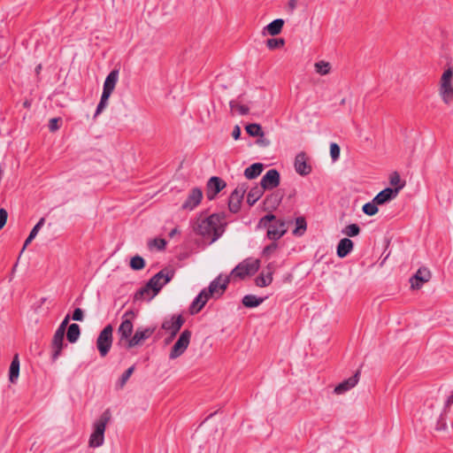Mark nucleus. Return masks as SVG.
<instances>
[{
    "instance_id": "4c0bfd02",
    "label": "nucleus",
    "mask_w": 453,
    "mask_h": 453,
    "mask_svg": "<svg viewBox=\"0 0 453 453\" xmlns=\"http://www.w3.org/2000/svg\"><path fill=\"white\" fill-rule=\"evenodd\" d=\"M110 96H111V95H109V94H106L104 92L102 93L100 102H99V104L96 107V112H95V116H94L95 118L96 116H98L108 105V100H109Z\"/></svg>"
},
{
    "instance_id": "58836bf2",
    "label": "nucleus",
    "mask_w": 453,
    "mask_h": 453,
    "mask_svg": "<svg viewBox=\"0 0 453 453\" xmlns=\"http://www.w3.org/2000/svg\"><path fill=\"white\" fill-rule=\"evenodd\" d=\"M145 266L144 259L140 256H134L131 258L130 267L133 270H142Z\"/></svg>"
},
{
    "instance_id": "bb28decb",
    "label": "nucleus",
    "mask_w": 453,
    "mask_h": 453,
    "mask_svg": "<svg viewBox=\"0 0 453 453\" xmlns=\"http://www.w3.org/2000/svg\"><path fill=\"white\" fill-rule=\"evenodd\" d=\"M19 374V360L18 355H16L10 365L9 370V380L12 383H15L18 380Z\"/></svg>"
},
{
    "instance_id": "49530a36",
    "label": "nucleus",
    "mask_w": 453,
    "mask_h": 453,
    "mask_svg": "<svg viewBox=\"0 0 453 453\" xmlns=\"http://www.w3.org/2000/svg\"><path fill=\"white\" fill-rule=\"evenodd\" d=\"M83 318V311L81 308H76L73 313V319L76 321H82Z\"/></svg>"
},
{
    "instance_id": "9b49d317",
    "label": "nucleus",
    "mask_w": 453,
    "mask_h": 453,
    "mask_svg": "<svg viewBox=\"0 0 453 453\" xmlns=\"http://www.w3.org/2000/svg\"><path fill=\"white\" fill-rule=\"evenodd\" d=\"M184 322L185 320L181 315H173L163 321L162 329L170 333V337L166 340L167 342H170L177 334Z\"/></svg>"
},
{
    "instance_id": "412c9836",
    "label": "nucleus",
    "mask_w": 453,
    "mask_h": 453,
    "mask_svg": "<svg viewBox=\"0 0 453 453\" xmlns=\"http://www.w3.org/2000/svg\"><path fill=\"white\" fill-rule=\"evenodd\" d=\"M358 380L359 372L357 371L353 376L338 384L334 388V393L336 395H342L349 389L353 388L357 384Z\"/></svg>"
},
{
    "instance_id": "7c9ffc66",
    "label": "nucleus",
    "mask_w": 453,
    "mask_h": 453,
    "mask_svg": "<svg viewBox=\"0 0 453 453\" xmlns=\"http://www.w3.org/2000/svg\"><path fill=\"white\" fill-rule=\"evenodd\" d=\"M81 335V328L78 324H71L67 329L66 337L71 343L78 341Z\"/></svg>"
},
{
    "instance_id": "f8f14e48",
    "label": "nucleus",
    "mask_w": 453,
    "mask_h": 453,
    "mask_svg": "<svg viewBox=\"0 0 453 453\" xmlns=\"http://www.w3.org/2000/svg\"><path fill=\"white\" fill-rule=\"evenodd\" d=\"M155 327H138L134 335L129 339L127 349H132L140 346L144 341L149 339L155 332Z\"/></svg>"
},
{
    "instance_id": "09e8293b",
    "label": "nucleus",
    "mask_w": 453,
    "mask_h": 453,
    "mask_svg": "<svg viewBox=\"0 0 453 453\" xmlns=\"http://www.w3.org/2000/svg\"><path fill=\"white\" fill-rule=\"evenodd\" d=\"M58 119H56V118H53V119H50V123H49V129L51 131V132H55L57 131L58 128H59V126H58Z\"/></svg>"
},
{
    "instance_id": "cd10ccee",
    "label": "nucleus",
    "mask_w": 453,
    "mask_h": 453,
    "mask_svg": "<svg viewBox=\"0 0 453 453\" xmlns=\"http://www.w3.org/2000/svg\"><path fill=\"white\" fill-rule=\"evenodd\" d=\"M264 188L261 186H257L252 188L247 196V203L252 206L255 204V203L263 196L264 194Z\"/></svg>"
},
{
    "instance_id": "a878e982",
    "label": "nucleus",
    "mask_w": 453,
    "mask_h": 453,
    "mask_svg": "<svg viewBox=\"0 0 453 453\" xmlns=\"http://www.w3.org/2000/svg\"><path fill=\"white\" fill-rule=\"evenodd\" d=\"M264 170V165L262 163H254L250 166L247 167L244 171V176L248 180L257 178L261 174Z\"/></svg>"
},
{
    "instance_id": "5701e85b",
    "label": "nucleus",
    "mask_w": 453,
    "mask_h": 453,
    "mask_svg": "<svg viewBox=\"0 0 453 453\" xmlns=\"http://www.w3.org/2000/svg\"><path fill=\"white\" fill-rule=\"evenodd\" d=\"M273 265H268L266 267V273L262 272L255 280L256 285L260 288L269 286L273 281Z\"/></svg>"
},
{
    "instance_id": "13d9d810",
    "label": "nucleus",
    "mask_w": 453,
    "mask_h": 453,
    "mask_svg": "<svg viewBox=\"0 0 453 453\" xmlns=\"http://www.w3.org/2000/svg\"><path fill=\"white\" fill-rule=\"evenodd\" d=\"M289 5L292 9H294L296 7V0H290Z\"/></svg>"
},
{
    "instance_id": "4d7b16f0",
    "label": "nucleus",
    "mask_w": 453,
    "mask_h": 453,
    "mask_svg": "<svg viewBox=\"0 0 453 453\" xmlns=\"http://www.w3.org/2000/svg\"><path fill=\"white\" fill-rule=\"evenodd\" d=\"M179 233V230L178 228H173L170 233H169V236L170 237H173L175 234H177Z\"/></svg>"
},
{
    "instance_id": "79ce46f5",
    "label": "nucleus",
    "mask_w": 453,
    "mask_h": 453,
    "mask_svg": "<svg viewBox=\"0 0 453 453\" xmlns=\"http://www.w3.org/2000/svg\"><path fill=\"white\" fill-rule=\"evenodd\" d=\"M134 371V366L129 367L120 377L118 382V386L121 388L125 386L127 381L129 380L130 376L133 374Z\"/></svg>"
},
{
    "instance_id": "ddd939ff",
    "label": "nucleus",
    "mask_w": 453,
    "mask_h": 453,
    "mask_svg": "<svg viewBox=\"0 0 453 453\" xmlns=\"http://www.w3.org/2000/svg\"><path fill=\"white\" fill-rule=\"evenodd\" d=\"M248 186L246 183H242L237 186V188L231 193L228 201L229 211L236 213L241 208V203L244 194L246 193Z\"/></svg>"
},
{
    "instance_id": "37998d69",
    "label": "nucleus",
    "mask_w": 453,
    "mask_h": 453,
    "mask_svg": "<svg viewBox=\"0 0 453 453\" xmlns=\"http://www.w3.org/2000/svg\"><path fill=\"white\" fill-rule=\"evenodd\" d=\"M296 227L293 231L294 234H302L305 229H306V222L303 218H297L296 219Z\"/></svg>"
},
{
    "instance_id": "20e7f679",
    "label": "nucleus",
    "mask_w": 453,
    "mask_h": 453,
    "mask_svg": "<svg viewBox=\"0 0 453 453\" xmlns=\"http://www.w3.org/2000/svg\"><path fill=\"white\" fill-rule=\"evenodd\" d=\"M110 418V412L105 411L99 418L93 423V431L88 440L90 448H99L104 443V433Z\"/></svg>"
},
{
    "instance_id": "c03bdc74",
    "label": "nucleus",
    "mask_w": 453,
    "mask_h": 453,
    "mask_svg": "<svg viewBox=\"0 0 453 453\" xmlns=\"http://www.w3.org/2000/svg\"><path fill=\"white\" fill-rule=\"evenodd\" d=\"M341 149L339 145L335 142H332L330 144V156L333 161H336L340 157Z\"/></svg>"
},
{
    "instance_id": "f704fd0d",
    "label": "nucleus",
    "mask_w": 453,
    "mask_h": 453,
    "mask_svg": "<svg viewBox=\"0 0 453 453\" xmlns=\"http://www.w3.org/2000/svg\"><path fill=\"white\" fill-rule=\"evenodd\" d=\"M360 227L357 224H350L346 226L342 230V234L349 237H354L359 234Z\"/></svg>"
},
{
    "instance_id": "ea45409f",
    "label": "nucleus",
    "mask_w": 453,
    "mask_h": 453,
    "mask_svg": "<svg viewBox=\"0 0 453 453\" xmlns=\"http://www.w3.org/2000/svg\"><path fill=\"white\" fill-rule=\"evenodd\" d=\"M149 248H156L158 250H162L165 248L166 242L165 239L155 238L148 242Z\"/></svg>"
},
{
    "instance_id": "6e6552de",
    "label": "nucleus",
    "mask_w": 453,
    "mask_h": 453,
    "mask_svg": "<svg viewBox=\"0 0 453 453\" xmlns=\"http://www.w3.org/2000/svg\"><path fill=\"white\" fill-rule=\"evenodd\" d=\"M112 333V326L107 325L106 326L104 327V329L100 332L99 335L97 336L96 348L102 357H105L111 348L113 340Z\"/></svg>"
},
{
    "instance_id": "473e14b6",
    "label": "nucleus",
    "mask_w": 453,
    "mask_h": 453,
    "mask_svg": "<svg viewBox=\"0 0 453 453\" xmlns=\"http://www.w3.org/2000/svg\"><path fill=\"white\" fill-rule=\"evenodd\" d=\"M315 71L320 75H326L331 71V65L329 62L321 60L314 65Z\"/></svg>"
},
{
    "instance_id": "423d86ee",
    "label": "nucleus",
    "mask_w": 453,
    "mask_h": 453,
    "mask_svg": "<svg viewBox=\"0 0 453 453\" xmlns=\"http://www.w3.org/2000/svg\"><path fill=\"white\" fill-rule=\"evenodd\" d=\"M439 96L446 105L453 102V68L446 69L439 82Z\"/></svg>"
},
{
    "instance_id": "864d4df0",
    "label": "nucleus",
    "mask_w": 453,
    "mask_h": 453,
    "mask_svg": "<svg viewBox=\"0 0 453 453\" xmlns=\"http://www.w3.org/2000/svg\"><path fill=\"white\" fill-rule=\"evenodd\" d=\"M240 135H241V128L239 126H235L232 132V136L234 140H238L240 138Z\"/></svg>"
},
{
    "instance_id": "9d476101",
    "label": "nucleus",
    "mask_w": 453,
    "mask_h": 453,
    "mask_svg": "<svg viewBox=\"0 0 453 453\" xmlns=\"http://www.w3.org/2000/svg\"><path fill=\"white\" fill-rule=\"evenodd\" d=\"M230 277L226 276L222 278L221 275L218 276L214 279L209 285L207 289V295L210 297H219L223 295L225 290L227 288V285L230 281Z\"/></svg>"
},
{
    "instance_id": "dca6fc26",
    "label": "nucleus",
    "mask_w": 453,
    "mask_h": 453,
    "mask_svg": "<svg viewBox=\"0 0 453 453\" xmlns=\"http://www.w3.org/2000/svg\"><path fill=\"white\" fill-rule=\"evenodd\" d=\"M279 184L280 173L276 169L267 171L260 181V186L263 187L265 190L273 189L278 187Z\"/></svg>"
},
{
    "instance_id": "f03ea898",
    "label": "nucleus",
    "mask_w": 453,
    "mask_h": 453,
    "mask_svg": "<svg viewBox=\"0 0 453 453\" xmlns=\"http://www.w3.org/2000/svg\"><path fill=\"white\" fill-rule=\"evenodd\" d=\"M174 272L172 269L165 268L155 274L135 295L136 298L149 296L154 297L160 289L167 284L173 277Z\"/></svg>"
},
{
    "instance_id": "393cba45",
    "label": "nucleus",
    "mask_w": 453,
    "mask_h": 453,
    "mask_svg": "<svg viewBox=\"0 0 453 453\" xmlns=\"http://www.w3.org/2000/svg\"><path fill=\"white\" fill-rule=\"evenodd\" d=\"M354 243L349 238H343L342 239L338 245H337V256L341 258L345 257L348 256L353 250Z\"/></svg>"
},
{
    "instance_id": "f3484780",
    "label": "nucleus",
    "mask_w": 453,
    "mask_h": 453,
    "mask_svg": "<svg viewBox=\"0 0 453 453\" xmlns=\"http://www.w3.org/2000/svg\"><path fill=\"white\" fill-rule=\"evenodd\" d=\"M203 192L199 188H194L189 192L186 201L182 203L183 210L193 211L202 201Z\"/></svg>"
},
{
    "instance_id": "6e6d98bb",
    "label": "nucleus",
    "mask_w": 453,
    "mask_h": 453,
    "mask_svg": "<svg viewBox=\"0 0 453 453\" xmlns=\"http://www.w3.org/2000/svg\"><path fill=\"white\" fill-rule=\"evenodd\" d=\"M453 403V392L451 395L447 398L445 403V407L448 408Z\"/></svg>"
},
{
    "instance_id": "603ef678",
    "label": "nucleus",
    "mask_w": 453,
    "mask_h": 453,
    "mask_svg": "<svg viewBox=\"0 0 453 453\" xmlns=\"http://www.w3.org/2000/svg\"><path fill=\"white\" fill-rule=\"evenodd\" d=\"M277 248V244L276 243H272L268 246H266L264 250H263V254L264 255H269L271 254L272 252H273Z\"/></svg>"
},
{
    "instance_id": "aec40b11",
    "label": "nucleus",
    "mask_w": 453,
    "mask_h": 453,
    "mask_svg": "<svg viewBox=\"0 0 453 453\" xmlns=\"http://www.w3.org/2000/svg\"><path fill=\"white\" fill-rule=\"evenodd\" d=\"M403 187V185H400L399 187H397L395 188H387L381 190L380 193H378L374 196L373 202L377 203L379 205H381V204H384V203L391 201L397 196L399 190Z\"/></svg>"
},
{
    "instance_id": "2eb2a0df",
    "label": "nucleus",
    "mask_w": 453,
    "mask_h": 453,
    "mask_svg": "<svg viewBox=\"0 0 453 453\" xmlns=\"http://www.w3.org/2000/svg\"><path fill=\"white\" fill-rule=\"evenodd\" d=\"M226 186V182L219 177H211L207 182V198L209 200H213L217 194L219 193Z\"/></svg>"
},
{
    "instance_id": "7ed1b4c3",
    "label": "nucleus",
    "mask_w": 453,
    "mask_h": 453,
    "mask_svg": "<svg viewBox=\"0 0 453 453\" xmlns=\"http://www.w3.org/2000/svg\"><path fill=\"white\" fill-rule=\"evenodd\" d=\"M259 227L267 228V237L270 240H279L287 232L286 222L282 219H277L273 214H267L258 222Z\"/></svg>"
},
{
    "instance_id": "3c124183",
    "label": "nucleus",
    "mask_w": 453,
    "mask_h": 453,
    "mask_svg": "<svg viewBox=\"0 0 453 453\" xmlns=\"http://www.w3.org/2000/svg\"><path fill=\"white\" fill-rule=\"evenodd\" d=\"M257 137H258V139L257 141V143L259 146L267 147L270 144V141L267 138H265L264 135L263 136H257Z\"/></svg>"
},
{
    "instance_id": "b1692460",
    "label": "nucleus",
    "mask_w": 453,
    "mask_h": 453,
    "mask_svg": "<svg viewBox=\"0 0 453 453\" xmlns=\"http://www.w3.org/2000/svg\"><path fill=\"white\" fill-rule=\"evenodd\" d=\"M119 80V70L114 69L107 75L103 88V92L111 95Z\"/></svg>"
},
{
    "instance_id": "de8ad7c7",
    "label": "nucleus",
    "mask_w": 453,
    "mask_h": 453,
    "mask_svg": "<svg viewBox=\"0 0 453 453\" xmlns=\"http://www.w3.org/2000/svg\"><path fill=\"white\" fill-rule=\"evenodd\" d=\"M69 319H70L69 315H66L56 331H60L61 333L65 334V330H66V326L69 323Z\"/></svg>"
},
{
    "instance_id": "c9c22d12",
    "label": "nucleus",
    "mask_w": 453,
    "mask_h": 453,
    "mask_svg": "<svg viewBox=\"0 0 453 453\" xmlns=\"http://www.w3.org/2000/svg\"><path fill=\"white\" fill-rule=\"evenodd\" d=\"M379 204L373 200L372 202L366 203L363 205L362 211L367 216H373L378 212V206Z\"/></svg>"
},
{
    "instance_id": "39448f33",
    "label": "nucleus",
    "mask_w": 453,
    "mask_h": 453,
    "mask_svg": "<svg viewBox=\"0 0 453 453\" xmlns=\"http://www.w3.org/2000/svg\"><path fill=\"white\" fill-rule=\"evenodd\" d=\"M136 319V313L133 310L127 311L121 317V323L117 330L119 336L118 344L127 346L134 331V321Z\"/></svg>"
},
{
    "instance_id": "4468645a",
    "label": "nucleus",
    "mask_w": 453,
    "mask_h": 453,
    "mask_svg": "<svg viewBox=\"0 0 453 453\" xmlns=\"http://www.w3.org/2000/svg\"><path fill=\"white\" fill-rule=\"evenodd\" d=\"M431 279V272L426 267H420L410 279L411 287L413 289H419L424 283Z\"/></svg>"
},
{
    "instance_id": "bf43d9fd",
    "label": "nucleus",
    "mask_w": 453,
    "mask_h": 453,
    "mask_svg": "<svg viewBox=\"0 0 453 453\" xmlns=\"http://www.w3.org/2000/svg\"><path fill=\"white\" fill-rule=\"evenodd\" d=\"M341 104H345V99H342V100L341 101Z\"/></svg>"
},
{
    "instance_id": "6ab92c4d",
    "label": "nucleus",
    "mask_w": 453,
    "mask_h": 453,
    "mask_svg": "<svg viewBox=\"0 0 453 453\" xmlns=\"http://www.w3.org/2000/svg\"><path fill=\"white\" fill-rule=\"evenodd\" d=\"M65 333H61L60 331H56L52 341H51V348L52 354L51 358L53 361H56L59 356L61 355V351L66 344L64 342Z\"/></svg>"
},
{
    "instance_id": "a211bd4d",
    "label": "nucleus",
    "mask_w": 453,
    "mask_h": 453,
    "mask_svg": "<svg viewBox=\"0 0 453 453\" xmlns=\"http://www.w3.org/2000/svg\"><path fill=\"white\" fill-rule=\"evenodd\" d=\"M296 172L302 175L306 176L311 172V165L308 163V157L304 152H300L295 158Z\"/></svg>"
},
{
    "instance_id": "0eeeda50",
    "label": "nucleus",
    "mask_w": 453,
    "mask_h": 453,
    "mask_svg": "<svg viewBox=\"0 0 453 453\" xmlns=\"http://www.w3.org/2000/svg\"><path fill=\"white\" fill-rule=\"evenodd\" d=\"M260 267V260L249 257L237 265L231 272L230 279L242 280L247 276L254 275Z\"/></svg>"
},
{
    "instance_id": "a19ab883",
    "label": "nucleus",
    "mask_w": 453,
    "mask_h": 453,
    "mask_svg": "<svg viewBox=\"0 0 453 453\" xmlns=\"http://www.w3.org/2000/svg\"><path fill=\"white\" fill-rule=\"evenodd\" d=\"M284 43L285 41L282 38H271L266 41V45L270 50L280 48Z\"/></svg>"
},
{
    "instance_id": "e433bc0d",
    "label": "nucleus",
    "mask_w": 453,
    "mask_h": 453,
    "mask_svg": "<svg viewBox=\"0 0 453 453\" xmlns=\"http://www.w3.org/2000/svg\"><path fill=\"white\" fill-rule=\"evenodd\" d=\"M229 105L232 111H237L240 115H246L249 113V107L244 104H241L236 101H231Z\"/></svg>"
},
{
    "instance_id": "1a4fd4ad",
    "label": "nucleus",
    "mask_w": 453,
    "mask_h": 453,
    "mask_svg": "<svg viewBox=\"0 0 453 453\" xmlns=\"http://www.w3.org/2000/svg\"><path fill=\"white\" fill-rule=\"evenodd\" d=\"M191 338V332L189 330H184L176 342L173 344L169 357L170 359H175L180 357L188 349Z\"/></svg>"
},
{
    "instance_id": "8fccbe9b",
    "label": "nucleus",
    "mask_w": 453,
    "mask_h": 453,
    "mask_svg": "<svg viewBox=\"0 0 453 453\" xmlns=\"http://www.w3.org/2000/svg\"><path fill=\"white\" fill-rule=\"evenodd\" d=\"M446 428H447V424L444 420V418L442 416H441L436 424V430L441 431V430H445Z\"/></svg>"
},
{
    "instance_id": "4be33fe9",
    "label": "nucleus",
    "mask_w": 453,
    "mask_h": 453,
    "mask_svg": "<svg viewBox=\"0 0 453 453\" xmlns=\"http://www.w3.org/2000/svg\"><path fill=\"white\" fill-rule=\"evenodd\" d=\"M209 298L210 296L207 295V289H203L192 302L189 307L190 313H198L204 307Z\"/></svg>"
},
{
    "instance_id": "5fc2aeb1",
    "label": "nucleus",
    "mask_w": 453,
    "mask_h": 453,
    "mask_svg": "<svg viewBox=\"0 0 453 453\" xmlns=\"http://www.w3.org/2000/svg\"><path fill=\"white\" fill-rule=\"evenodd\" d=\"M390 182L392 185H397L400 182V177L398 174H395L391 177Z\"/></svg>"
},
{
    "instance_id": "c756f323",
    "label": "nucleus",
    "mask_w": 453,
    "mask_h": 453,
    "mask_svg": "<svg viewBox=\"0 0 453 453\" xmlns=\"http://www.w3.org/2000/svg\"><path fill=\"white\" fill-rule=\"evenodd\" d=\"M265 298L257 297L254 295H246L242 298V304L247 308H255L264 302Z\"/></svg>"
},
{
    "instance_id": "2f4dec72",
    "label": "nucleus",
    "mask_w": 453,
    "mask_h": 453,
    "mask_svg": "<svg viewBox=\"0 0 453 453\" xmlns=\"http://www.w3.org/2000/svg\"><path fill=\"white\" fill-rule=\"evenodd\" d=\"M45 219L43 218L40 219V220L36 223V225L33 227L31 230L29 235L25 241L23 250L35 238L37 235L39 230L42 228V226L44 225Z\"/></svg>"
},
{
    "instance_id": "72a5a7b5",
    "label": "nucleus",
    "mask_w": 453,
    "mask_h": 453,
    "mask_svg": "<svg viewBox=\"0 0 453 453\" xmlns=\"http://www.w3.org/2000/svg\"><path fill=\"white\" fill-rule=\"evenodd\" d=\"M245 129H246V132L250 136L257 137V136H263L264 135V132H263L262 127H261V126L259 124H257V123L249 124V125L246 126Z\"/></svg>"
},
{
    "instance_id": "c85d7f7f",
    "label": "nucleus",
    "mask_w": 453,
    "mask_h": 453,
    "mask_svg": "<svg viewBox=\"0 0 453 453\" xmlns=\"http://www.w3.org/2000/svg\"><path fill=\"white\" fill-rule=\"evenodd\" d=\"M283 25L284 20L281 19H277L269 23L265 29L270 35H277L281 32Z\"/></svg>"
},
{
    "instance_id": "f257e3e1",
    "label": "nucleus",
    "mask_w": 453,
    "mask_h": 453,
    "mask_svg": "<svg viewBox=\"0 0 453 453\" xmlns=\"http://www.w3.org/2000/svg\"><path fill=\"white\" fill-rule=\"evenodd\" d=\"M226 225L225 217L214 213L207 218L199 217L193 225V230L211 244L223 234Z\"/></svg>"
},
{
    "instance_id": "a18cd8bd",
    "label": "nucleus",
    "mask_w": 453,
    "mask_h": 453,
    "mask_svg": "<svg viewBox=\"0 0 453 453\" xmlns=\"http://www.w3.org/2000/svg\"><path fill=\"white\" fill-rule=\"evenodd\" d=\"M8 213L5 209H0V229H2L7 221Z\"/></svg>"
}]
</instances>
